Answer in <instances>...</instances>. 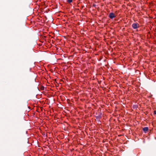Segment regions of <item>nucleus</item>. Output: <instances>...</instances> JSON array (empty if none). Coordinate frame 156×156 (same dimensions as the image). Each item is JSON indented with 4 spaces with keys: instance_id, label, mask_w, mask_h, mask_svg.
I'll return each instance as SVG.
<instances>
[{
    "instance_id": "nucleus-1",
    "label": "nucleus",
    "mask_w": 156,
    "mask_h": 156,
    "mask_svg": "<svg viewBox=\"0 0 156 156\" xmlns=\"http://www.w3.org/2000/svg\"><path fill=\"white\" fill-rule=\"evenodd\" d=\"M139 26V24L137 23H136L132 24V27L133 29H136Z\"/></svg>"
},
{
    "instance_id": "nucleus-2",
    "label": "nucleus",
    "mask_w": 156,
    "mask_h": 156,
    "mask_svg": "<svg viewBox=\"0 0 156 156\" xmlns=\"http://www.w3.org/2000/svg\"><path fill=\"white\" fill-rule=\"evenodd\" d=\"M96 115V117L97 119H100L101 117L102 113L101 112H98V113H97Z\"/></svg>"
},
{
    "instance_id": "nucleus-3",
    "label": "nucleus",
    "mask_w": 156,
    "mask_h": 156,
    "mask_svg": "<svg viewBox=\"0 0 156 156\" xmlns=\"http://www.w3.org/2000/svg\"><path fill=\"white\" fill-rule=\"evenodd\" d=\"M109 17L111 19H112L113 18L115 17L114 14L113 12H111L109 16Z\"/></svg>"
},
{
    "instance_id": "nucleus-4",
    "label": "nucleus",
    "mask_w": 156,
    "mask_h": 156,
    "mask_svg": "<svg viewBox=\"0 0 156 156\" xmlns=\"http://www.w3.org/2000/svg\"><path fill=\"white\" fill-rule=\"evenodd\" d=\"M143 130L145 133H146L148 130V128L147 127H144L143 128Z\"/></svg>"
},
{
    "instance_id": "nucleus-5",
    "label": "nucleus",
    "mask_w": 156,
    "mask_h": 156,
    "mask_svg": "<svg viewBox=\"0 0 156 156\" xmlns=\"http://www.w3.org/2000/svg\"><path fill=\"white\" fill-rule=\"evenodd\" d=\"M72 0H67V1L69 3H71L72 2Z\"/></svg>"
},
{
    "instance_id": "nucleus-6",
    "label": "nucleus",
    "mask_w": 156,
    "mask_h": 156,
    "mask_svg": "<svg viewBox=\"0 0 156 156\" xmlns=\"http://www.w3.org/2000/svg\"><path fill=\"white\" fill-rule=\"evenodd\" d=\"M154 114L156 115V111H154Z\"/></svg>"
},
{
    "instance_id": "nucleus-7",
    "label": "nucleus",
    "mask_w": 156,
    "mask_h": 156,
    "mask_svg": "<svg viewBox=\"0 0 156 156\" xmlns=\"http://www.w3.org/2000/svg\"><path fill=\"white\" fill-rule=\"evenodd\" d=\"M93 6H94L95 7V6H96V5H95V4H94V5H93Z\"/></svg>"
}]
</instances>
